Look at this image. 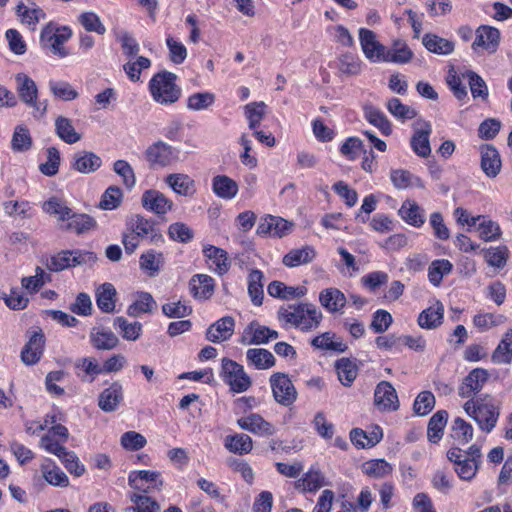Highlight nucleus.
<instances>
[{
  "label": "nucleus",
  "instance_id": "obj_1",
  "mask_svg": "<svg viewBox=\"0 0 512 512\" xmlns=\"http://www.w3.org/2000/svg\"><path fill=\"white\" fill-rule=\"evenodd\" d=\"M277 318L284 327H294L303 332H310L320 326L323 314L316 305L299 302L281 306L277 312Z\"/></svg>",
  "mask_w": 512,
  "mask_h": 512
},
{
  "label": "nucleus",
  "instance_id": "obj_2",
  "mask_svg": "<svg viewBox=\"0 0 512 512\" xmlns=\"http://www.w3.org/2000/svg\"><path fill=\"white\" fill-rule=\"evenodd\" d=\"M465 412L474 419L484 432H491L500 415L499 403L489 394L469 399L463 405Z\"/></svg>",
  "mask_w": 512,
  "mask_h": 512
},
{
  "label": "nucleus",
  "instance_id": "obj_3",
  "mask_svg": "<svg viewBox=\"0 0 512 512\" xmlns=\"http://www.w3.org/2000/svg\"><path fill=\"white\" fill-rule=\"evenodd\" d=\"M175 80L176 75L168 71L155 74L149 82V90L154 101L161 105L178 101L181 89L176 85Z\"/></svg>",
  "mask_w": 512,
  "mask_h": 512
},
{
  "label": "nucleus",
  "instance_id": "obj_4",
  "mask_svg": "<svg viewBox=\"0 0 512 512\" xmlns=\"http://www.w3.org/2000/svg\"><path fill=\"white\" fill-rule=\"evenodd\" d=\"M72 36V31L67 26L58 27L53 22L48 23L42 30L40 42L42 46L48 47L52 54L64 58L69 55L64 43Z\"/></svg>",
  "mask_w": 512,
  "mask_h": 512
},
{
  "label": "nucleus",
  "instance_id": "obj_5",
  "mask_svg": "<svg viewBox=\"0 0 512 512\" xmlns=\"http://www.w3.org/2000/svg\"><path fill=\"white\" fill-rule=\"evenodd\" d=\"M220 375L223 381L229 385L230 390L235 393L245 392L252 385L251 378L243 366L228 358L222 359Z\"/></svg>",
  "mask_w": 512,
  "mask_h": 512
},
{
  "label": "nucleus",
  "instance_id": "obj_6",
  "mask_svg": "<svg viewBox=\"0 0 512 512\" xmlns=\"http://www.w3.org/2000/svg\"><path fill=\"white\" fill-rule=\"evenodd\" d=\"M144 158L151 169L164 168L177 161L178 152L171 145L158 140L145 149Z\"/></svg>",
  "mask_w": 512,
  "mask_h": 512
},
{
  "label": "nucleus",
  "instance_id": "obj_7",
  "mask_svg": "<svg viewBox=\"0 0 512 512\" xmlns=\"http://www.w3.org/2000/svg\"><path fill=\"white\" fill-rule=\"evenodd\" d=\"M96 256L93 252L82 250H64L51 257L47 263L49 270L58 272L64 269L94 262Z\"/></svg>",
  "mask_w": 512,
  "mask_h": 512
},
{
  "label": "nucleus",
  "instance_id": "obj_8",
  "mask_svg": "<svg viewBox=\"0 0 512 512\" xmlns=\"http://www.w3.org/2000/svg\"><path fill=\"white\" fill-rule=\"evenodd\" d=\"M274 399L283 406L292 405L297 398V391L287 374L274 373L270 377Z\"/></svg>",
  "mask_w": 512,
  "mask_h": 512
},
{
  "label": "nucleus",
  "instance_id": "obj_9",
  "mask_svg": "<svg viewBox=\"0 0 512 512\" xmlns=\"http://www.w3.org/2000/svg\"><path fill=\"white\" fill-rule=\"evenodd\" d=\"M359 40L363 54L369 61L379 63L387 60L385 58L387 49L376 39V34L372 30L361 28Z\"/></svg>",
  "mask_w": 512,
  "mask_h": 512
},
{
  "label": "nucleus",
  "instance_id": "obj_10",
  "mask_svg": "<svg viewBox=\"0 0 512 512\" xmlns=\"http://www.w3.org/2000/svg\"><path fill=\"white\" fill-rule=\"evenodd\" d=\"M414 133L411 137V148L416 155L427 158L431 154L429 136L432 132L431 124L425 120H417L413 124Z\"/></svg>",
  "mask_w": 512,
  "mask_h": 512
},
{
  "label": "nucleus",
  "instance_id": "obj_11",
  "mask_svg": "<svg viewBox=\"0 0 512 512\" xmlns=\"http://www.w3.org/2000/svg\"><path fill=\"white\" fill-rule=\"evenodd\" d=\"M489 373L483 368H475L463 379L458 388V394L461 398H476L485 383L488 381Z\"/></svg>",
  "mask_w": 512,
  "mask_h": 512
},
{
  "label": "nucleus",
  "instance_id": "obj_12",
  "mask_svg": "<svg viewBox=\"0 0 512 512\" xmlns=\"http://www.w3.org/2000/svg\"><path fill=\"white\" fill-rule=\"evenodd\" d=\"M45 336L41 329L33 331L28 342L21 351V360L25 365H34L39 362L43 355Z\"/></svg>",
  "mask_w": 512,
  "mask_h": 512
},
{
  "label": "nucleus",
  "instance_id": "obj_13",
  "mask_svg": "<svg viewBox=\"0 0 512 512\" xmlns=\"http://www.w3.org/2000/svg\"><path fill=\"white\" fill-rule=\"evenodd\" d=\"M374 404L381 411H395L399 400L395 388L388 381H381L375 388Z\"/></svg>",
  "mask_w": 512,
  "mask_h": 512
},
{
  "label": "nucleus",
  "instance_id": "obj_14",
  "mask_svg": "<svg viewBox=\"0 0 512 512\" xmlns=\"http://www.w3.org/2000/svg\"><path fill=\"white\" fill-rule=\"evenodd\" d=\"M237 424L241 429L262 437H269L276 433L275 426L257 413L239 418Z\"/></svg>",
  "mask_w": 512,
  "mask_h": 512
},
{
  "label": "nucleus",
  "instance_id": "obj_15",
  "mask_svg": "<svg viewBox=\"0 0 512 512\" xmlns=\"http://www.w3.org/2000/svg\"><path fill=\"white\" fill-rule=\"evenodd\" d=\"M141 203L147 211L157 215H165L173 208V202L162 192L155 189L144 191Z\"/></svg>",
  "mask_w": 512,
  "mask_h": 512
},
{
  "label": "nucleus",
  "instance_id": "obj_16",
  "mask_svg": "<svg viewBox=\"0 0 512 512\" xmlns=\"http://www.w3.org/2000/svg\"><path fill=\"white\" fill-rule=\"evenodd\" d=\"M481 169L484 174L489 178H495L501 171L502 162L500 154L495 146L491 144L481 145Z\"/></svg>",
  "mask_w": 512,
  "mask_h": 512
},
{
  "label": "nucleus",
  "instance_id": "obj_17",
  "mask_svg": "<svg viewBox=\"0 0 512 512\" xmlns=\"http://www.w3.org/2000/svg\"><path fill=\"white\" fill-rule=\"evenodd\" d=\"M292 223L272 215L262 218L257 227V234L260 236L283 237L291 230Z\"/></svg>",
  "mask_w": 512,
  "mask_h": 512
},
{
  "label": "nucleus",
  "instance_id": "obj_18",
  "mask_svg": "<svg viewBox=\"0 0 512 512\" xmlns=\"http://www.w3.org/2000/svg\"><path fill=\"white\" fill-rule=\"evenodd\" d=\"M235 320L225 316L211 324L206 331V339L213 343H220L230 339L234 333Z\"/></svg>",
  "mask_w": 512,
  "mask_h": 512
},
{
  "label": "nucleus",
  "instance_id": "obj_19",
  "mask_svg": "<svg viewBox=\"0 0 512 512\" xmlns=\"http://www.w3.org/2000/svg\"><path fill=\"white\" fill-rule=\"evenodd\" d=\"M123 400V386L120 382H113L104 389L98 397V406L104 412H114Z\"/></svg>",
  "mask_w": 512,
  "mask_h": 512
},
{
  "label": "nucleus",
  "instance_id": "obj_20",
  "mask_svg": "<svg viewBox=\"0 0 512 512\" xmlns=\"http://www.w3.org/2000/svg\"><path fill=\"white\" fill-rule=\"evenodd\" d=\"M500 41V32L498 29L490 26H480L476 30V38L472 48L476 51L483 48L490 54L496 52Z\"/></svg>",
  "mask_w": 512,
  "mask_h": 512
},
{
  "label": "nucleus",
  "instance_id": "obj_21",
  "mask_svg": "<svg viewBox=\"0 0 512 512\" xmlns=\"http://www.w3.org/2000/svg\"><path fill=\"white\" fill-rule=\"evenodd\" d=\"M102 165V159L91 151H78L73 155L71 168L82 174L97 171Z\"/></svg>",
  "mask_w": 512,
  "mask_h": 512
},
{
  "label": "nucleus",
  "instance_id": "obj_22",
  "mask_svg": "<svg viewBox=\"0 0 512 512\" xmlns=\"http://www.w3.org/2000/svg\"><path fill=\"white\" fill-rule=\"evenodd\" d=\"M165 182L178 195L192 197L196 193L195 181L187 174H169Z\"/></svg>",
  "mask_w": 512,
  "mask_h": 512
},
{
  "label": "nucleus",
  "instance_id": "obj_23",
  "mask_svg": "<svg viewBox=\"0 0 512 512\" xmlns=\"http://www.w3.org/2000/svg\"><path fill=\"white\" fill-rule=\"evenodd\" d=\"M128 482L133 489H144L145 484L151 483L152 488L160 491L163 485L160 473L148 470L132 471L128 476Z\"/></svg>",
  "mask_w": 512,
  "mask_h": 512
},
{
  "label": "nucleus",
  "instance_id": "obj_24",
  "mask_svg": "<svg viewBox=\"0 0 512 512\" xmlns=\"http://www.w3.org/2000/svg\"><path fill=\"white\" fill-rule=\"evenodd\" d=\"M319 302L328 312H340L346 305L347 299L337 288H326L319 294Z\"/></svg>",
  "mask_w": 512,
  "mask_h": 512
},
{
  "label": "nucleus",
  "instance_id": "obj_25",
  "mask_svg": "<svg viewBox=\"0 0 512 512\" xmlns=\"http://www.w3.org/2000/svg\"><path fill=\"white\" fill-rule=\"evenodd\" d=\"M310 344L318 350L334 351L343 353L347 350V345L333 332H324L314 337Z\"/></svg>",
  "mask_w": 512,
  "mask_h": 512
},
{
  "label": "nucleus",
  "instance_id": "obj_26",
  "mask_svg": "<svg viewBox=\"0 0 512 512\" xmlns=\"http://www.w3.org/2000/svg\"><path fill=\"white\" fill-rule=\"evenodd\" d=\"M16 82L20 99L27 105L39 109L36 103L37 87L35 82L24 73L16 75Z\"/></svg>",
  "mask_w": 512,
  "mask_h": 512
},
{
  "label": "nucleus",
  "instance_id": "obj_27",
  "mask_svg": "<svg viewBox=\"0 0 512 512\" xmlns=\"http://www.w3.org/2000/svg\"><path fill=\"white\" fill-rule=\"evenodd\" d=\"M190 291L195 298L208 299L214 292V280L206 274H196L189 282Z\"/></svg>",
  "mask_w": 512,
  "mask_h": 512
},
{
  "label": "nucleus",
  "instance_id": "obj_28",
  "mask_svg": "<svg viewBox=\"0 0 512 512\" xmlns=\"http://www.w3.org/2000/svg\"><path fill=\"white\" fill-rule=\"evenodd\" d=\"M267 292L271 297L290 300L304 296L306 288L287 286L281 281H272L267 287Z\"/></svg>",
  "mask_w": 512,
  "mask_h": 512
},
{
  "label": "nucleus",
  "instance_id": "obj_29",
  "mask_svg": "<svg viewBox=\"0 0 512 512\" xmlns=\"http://www.w3.org/2000/svg\"><path fill=\"white\" fill-rule=\"evenodd\" d=\"M116 289L111 283H104L96 290L97 307L104 313H112L116 306Z\"/></svg>",
  "mask_w": 512,
  "mask_h": 512
},
{
  "label": "nucleus",
  "instance_id": "obj_30",
  "mask_svg": "<svg viewBox=\"0 0 512 512\" xmlns=\"http://www.w3.org/2000/svg\"><path fill=\"white\" fill-rule=\"evenodd\" d=\"M422 43L431 53L438 55H449L454 51V43L433 33L423 36Z\"/></svg>",
  "mask_w": 512,
  "mask_h": 512
},
{
  "label": "nucleus",
  "instance_id": "obj_31",
  "mask_svg": "<svg viewBox=\"0 0 512 512\" xmlns=\"http://www.w3.org/2000/svg\"><path fill=\"white\" fill-rule=\"evenodd\" d=\"M164 264V255L155 250H148L140 256V268L150 277H155Z\"/></svg>",
  "mask_w": 512,
  "mask_h": 512
},
{
  "label": "nucleus",
  "instance_id": "obj_32",
  "mask_svg": "<svg viewBox=\"0 0 512 512\" xmlns=\"http://www.w3.org/2000/svg\"><path fill=\"white\" fill-rule=\"evenodd\" d=\"M246 358L249 365H252L259 370L269 369L275 365V358L273 354L262 348L248 349L246 352Z\"/></svg>",
  "mask_w": 512,
  "mask_h": 512
},
{
  "label": "nucleus",
  "instance_id": "obj_33",
  "mask_svg": "<svg viewBox=\"0 0 512 512\" xmlns=\"http://www.w3.org/2000/svg\"><path fill=\"white\" fill-rule=\"evenodd\" d=\"M225 448L234 454L245 455L253 448L252 438L244 433L228 435L224 441Z\"/></svg>",
  "mask_w": 512,
  "mask_h": 512
},
{
  "label": "nucleus",
  "instance_id": "obj_34",
  "mask_svg": "<svg viewBox=\"0 0 512 512\" xmlns=\"http://www.w3.org/2000/svg\"><path fill=\"white\" fill-rule=\"evenodd\" d=\"M336 68L342 75L355 76L361 73L362 61L357 55L345 52L338 56Z\"/></svg>",
  "mask_w": 512,
  "mask_h": 512
},
{
  "label": "nucleus",
  "instance_id": "obj_35",
  "mask_svg": "<svg viewBox=\"0 0 512 512\" xmlns=\"http://www.w3.org/2000/svg\"><path fill=\"white\" fill-rule=\"evenodd\" d=\"M315 256L316 252L310 246L292 249L283 257V264L287 267H297L312 262Z\"/></svg>",
  "mask_w": 512,
  "mask_h": 512
},
{
  "label": "nucleus",
  "instance_id": "obj_36",
  "mask_svg": "<svg viewBox=\"0 0 512 512\" xmlns=\"http://www.w3.org/2000/svg\"><path fill=\"white\" fill-rule=\"evenodd\" d=\"M203 254L211 261V267L214 266L213 270L216 273L222 275L228 271V257L223 249L209 245L203 248Z\"/></svg>",
  "mask_w": 512,
  "mask_h": 512
},
{
  "label": "nucleus",
  "instance_id": "obj_37",
  "mask_svg": "<svg viewBox=\"0 0 512 512\" xmlns=\"http://www.w3.org/2000/svg\"><path fill=\"white\" fill-rule=\"evenodd\" d=\"M444 307L440 302L423 310L418 317V324L425 329H433L442 323Z\"/></svg>",
  "mask_w": 512,
  "mask_h": 512
},
{
  "label": "nucleus",
  "instance_id": "obj_38",
  "mask_svg": "<svg viewBox=\"0 0 512 512\" xmlns=\"http://www.w3.org/2000/svg\"><path fill=\"white\" fill-rule=\"evenodd\" d=\"M96 227V221L93 217L87 214L71 213L67 219L65 230L74 231L76 234H84Z\"/></svg>",
  "mask_w": 512,
  "mask_h": 512
},
{
  "label": "nucleus",
  "instance_id": "obj_39",
  "mask_svg": "<svg viewBox=\"0 0 512 512\" xmlns=\"http://www.w3.org/2000/svg\"><path fill=\"white\" fill-rule=\"evenodd\" d=\"M55 132L67 144H74L81 140V134L75 130L72 121L63 116L56 118Z\"/></svg>",
  "mask_w": 512,
  "mask_h": 512
},
{
  "label": "nucleus",
  "instance_id": "obj_40",
  "mask_svg": "<svg viewBox=\"0 0 512 512\" xmlns=\"http://www.w3.org/2000/svg\"><path fill=\"white\" fill-rule=\"evenodd\" d=\"M213 192L220 198L232 199L238 192L237 183L228 176L218 175L213 178Z\"/></svg>",
  "mask_w": 512,
  "mask_h": 512
},
{
  "label": "nucleus",
  "instance_id": "obj_41",
  "mask_svg": "<svg viewBox=\"0 0 512 512\" xmlns=\"http://www.w3.org/2000/svg\"><path fill=\"white\" fill-rule=\"evenodd\" d=\"M263 279L264 274L258 269L252 270L248 276V294L252 303L256 306L262 305L263 302Z\"/></svg>",
  "mask_w": 512,
  "mask_h": 512
},
{
  "label": "nucleus",
  "instance_id": "obj_42",
  "mask_svg": "<svg viewBox=\"0 0 512 512\" xmlns=\"http://www.w3.org/2000/svg\"><path fill=\"white\" fill-rule=\"evenodd\" d=\"M448 413L445 410L437 411L429 420L427 437L432 443H437L443 436V430L447 424Z\"/></svg>",
  "mask_w": 512,
  "mask_h": 512
},
{
  "label": "nucleus",
  "instance_id": "obj_43",
  "mask_svg": "<svg viewBox=\"0 0 512 512\" xmlns=\"http://www.w3.org/2000/svg\"><path fill=\"white\" fill-rule=\"evenodd\" d=\"M92 345L98 350H112L119 344L118 337L110 330H95L90 333Z\"/></svg>",
  "mask_w": 512,
  "mask_h": 512
},
{
  "label": "nucleus",
  "instance_id": "obj_44",
  "mask_svg": "<svg viewBox=\"0 0 512 512\" xmlns=\"http://www.w3.org/2000/svg\"><path fill=\"white\" fill-rule=\"evenodd\" d=\"M156 306L153 296L148 292H139L137 299L128 306L127 314L131 317H138L143 313H151Z\"/></svg>",
  "mask_w": 512,
  "mask_h": 512
},
{
  "label": "nucleus",
  "instance_id": "obj_45",
  "mask_svg": "<svg viewBox=\"0 0 512 512\" xmlns=\"http://www.w3.org/2000/svg\"><path fill=\"white\" fill-rule=\"evenodd\" d=\"M268 327L251 322L244 330L241 343L244 345H260L268 342Z\"/></svg>",
  "mask_w": 512,
  "mask_h": 512
},
{
  "label": "nucleus",
  "instance_id": "obj_46",
  "mask_svg": "<svg viewBox=\"0 0 512 512\" xmlns=\"http://www.w3.org/2000/svg\"><path fill=\"white\" fill-rule=\"evenodd\" d=\"M130 500L134 506L127 507L124 512H160V504L148 495L131 494Z\"/></svg>",
  "mask_w": 512,
  "mask_h": 512
},
{
  "label": "nucleus",
  "instance_id": "obj_47",
  "mask_svg": "<svg viewBox=\"0 0 512 512\" xmlns=\"http://www.w3.org/2000/svg\"><path fill=\"white\" fill-rule=\"evenodd\" d=\"M364 115L366 120L377 127L384 135H390L392 133L391 123L385 116V114L374 106H365Z\"/></svg>",
  "mask_w": 512,
  "mask_h": 512
},
{
  "label": "nucleus",
  "instance_id": "obj_48",
  "mask_svg": "<svg viewBox=\"0 0 512 512\" xmlns=\"http://www.w3.org/2000/svg\"><path fill=\"white\" fill-rule=\"evenodd\" d=\"M113 325L125 340L136 341L141 336L142 324L140 322L130 323L126 318L120 316L114 319Z\"/></svg>",
  "mask_w": 512,
  "mask_h": 512
},
{
  "label": "nucleus",
  "instance_id": "obj_49",
  "mask_svg": "<svg viewBox=\"0 0 512 512\" xmlns=\"http://www.w3.org/2000/svg\"><path fill=\"white\" fill-rule=\"evenodd\" d=\"M512 359V329L507 330L497 348L492 354V361L498 364H508Z\"/></svg>",
  "mask_w": 512,
  "mask_h": 512
},
{
  "label": "nucleus",
  "instance_id": "obj_50",
  "mask_svg": "<svg viewBox=\"0 0 512 512\" xmlns=\"http://www.w3.org/2000/svg\"><path fill=\"white\" fill-rule=\"evenodd\" d=\"M335 368L340 382L345 386H350L357 377V366L348 358H341L337 360Z\"/></svg>",
  "mask_w": 512,
  "mask_h": 512
},
{
  "label": "nucleus",
  "instance_id": "obj_51",
  "mask_svg": "<svg viewBox=\"0 0 512 512\" xmlns=\"http://www.w3.org/2000/svg\"><path fill=\"white\" fill-rule=\"evenodd\" d=\"M399 214L407 223L415 227H420L425 221L422 209L414 201H405L399 209Z\"/></svg>",
  "mask_w": 512,
  "mask_h": 512
},
{
  "label": "nucleus",
  "instance_id": "obj_52",
  "mask_svg": "<svg viewBox=\"0 0 512 512\" xmlns=\"http://www.w3.org/2000/svg\"><path fill=\"white\" fill-rule=\"evenodd\" d=\"M42 208L44 212L57 217L59 221H67L73 212L63 200L57 197H52L48 201H45Z\"/></svg>",
  "mask_w": 512,
  "mask_h": 512
},
{
  "label": "nucleus",
  "instance_id": "obj_53",
  "mask_svg": "<svg viewBox=\"0 0 512 512\" xmlns=\"http://www.w3.org/2000/svg\"><path fill=\"white\" fill-rule=\"evenodd\" d=\"M363 472L372 478H383L392 473V466L384 459H372L362 465Z\"/></svg>",
  "mask_w": 512,
  "mask_h": 512
},
{
  "label": "nucleus",
  "instance_id": "obj_54",
  "mask_svg": "<svg viewBox=\"0 0 512 512\" xmlns=\"http://www.w3.org/2000/svg\"><path fill=\"white\" fill-rule=\"evenodd\" d=\"M452 264L449 260L439 259L433 261L428 269L429 281L434 286H439L444 275H447L452 270Z\"/></svg>",
  "mask_w": 512,
  "mask_h": 512
},
{
  "label": "nucleus",
  "instance_id": "obj_55",
  "mask_svg": "<svg viewBox=\"0 0 512 512\" xmlns=\"http://www.w3.org/2000/svg\"><path fill=\"white\" fill-rule=\"evenodd\" d=\"M266 104L262 101L251 102L244 107V113L250 129L255 130L265 116Z\"/></svg>",
  "mask_w": 512,
  "mask_h": 512
},
{
  "label": "nucleus",
  "instance_id": "obj_56",
  "mask_svg": "<svg viewBox=\"0 0 512 512\" xmlns=\"http://www.w3.org/2000/svg\"><path fill=\"white\" fill-rule=\"evenodd\" d=\"M16 13L21 18L22 23L32 25V30H35V25L46 17L41 8H29L23 3L17 5Z\"/></svg>",
  "mask_w": 512,
  "mask_h": 512
},
{
  "label": "nucleus",
  "instance_id": "obj_57",
  "mask_svg": "<svg viewBox=\"0 0 512 512\" xmlns=\"http://www.w3.org/2000/svg\"><path fill=\"white\" fill-rule=\"evenodd\" d=\"M324 485V476L319 471L309 470L298 480L296 488L302 491L314 492Z\"/></svg>",
  "mask_w": 512,
  "mask_h": 512
},
{
  "label": "nucleus",
  "instance_id": "obj_58",
  "mask_svg": "<svg viewBox=\"0 0 512 512\" xmlns=\"http://www.w3.org/2000/svg\"><path fill=\"white\" fill-rule=\"evenodd\" d=\"M387 110L402 121L413 119L417 112L412 107L403 104L398 98H391L386 104Z\"/></svg>",
  "mask_w": 512,
  "mask_h": 512
},
{
  "label": "nucleus",
  "instance_id": "obj_59",
  "mask_svg": "<svg viewBox=\"0 0 512 512\" xmlns=\"http://www.w3.org/2000/svg\"><path fill=\"white\" fill-rule=\"evenodd\" d=\"M215 103V95L211 92H198L187 99V108L193 111L206 110Z\"/></svg>",
  "mask_w": 512,
  "mask_h": 512
},
{
  "label": "nucleus",
  "instance_id": "obj_60",
  "mask_svg": "<svg viewBox=\"0 0 512 512\" xmlns=\"http://www.w3.org/2000/svg\"><path fill=\"white\" fill-rule=\"evenodd\" d=\"M451 437L460 444H466L473 437V427L471 424L458 417L453 421Z\"/></svg>",
  "mask_w": 512,
  "mask_h": 512
},
{
  "label": "nucleus",
  "instance_id": "obj_61",
  "mask_svg": "<svg viewBox=\"0 0 512 512\" xmlns=\"http://www.w3.org/2000/svg\"><path fill=\"white\" fill-rule=\"evenodd\" d=\"M413 57V53L405 43L396 42L391 49H387L385 62L407 63Z\"/></svg>",
  "mask_w": 512,
  "mask_h": 512
},
{
  "label": "nucleus",
  "instance_id": "obj_62",
  "mask_svg": "<svg viewBox=\"0 0 512 512\" xmlns=\"http://www.w3.org/2000/svg\"><path fill=\"white\" fill-rule=\"evenodd\" d=\"M41 471L44 479L53 486L67 487L69 479L67 475L57 466L42 465Z\"/></svg>",
  "mask_w": 512,
  "mask_h": 512
},
{
  "label": "nucleus",
  "instance_id": "obj_63",
  "mask_svg": "<svg viewBox=\"0 0 512 512\" xmlns=\"http://www.w3.org/2000/svg\"><path fill=\"white\" fill-rule=\"evenodd\" d=\"M462 77L468 79L470 90L474 98L481 97L487 99L488 88L485 81L474 71L467 70L462 73Z\"/></svg>",
  "mask_w": 512,
  "mask_h": 512
},
{
  "label": "nucleus",
  "instance_id": "obj_64",
  "mask_svg": "<svg viewBox=\"0 0 512 512\" xmlns=\"http://www.w3.org/2000/svg\"><path fill=\"white\" fill-rule=\"evenodd\" d=\"M12 149L16 152H24L31 148L32 138L29 130L23 126H17L11 141Z\"/></svg>",
  "mask_w": 512,
  "mask_h": 512
}]
</instances>
